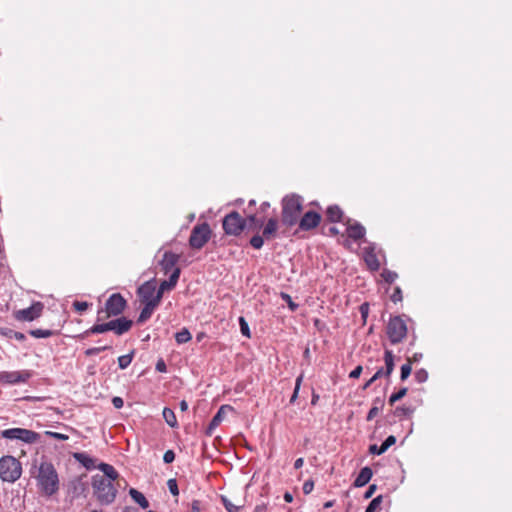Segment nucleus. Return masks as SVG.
I'll return each instance as SVG.
<instances>
[{
  "label": "nucleus",
  "mask_w": 512,
  "mask_h": 512,
  "mask_svg": "<svg viewBox=\"0 0 512 512\" xmlns=\"http://www.w3.org/2000/svg\"><path fill=\"white\" fill-rule=\"evenodd\" d=\"M36 479L38 487L47 496H52L59 490L58 473L51 462H41Z\"/></svg>",
  "instance_id": "1"
},
{
  "label": "nucleus",
  "mask_w": 512,
  "mask_h": 512,
  "mask_svg": "<svg viewBox=\"0 0 512 512\" xmlns=\"http://www.w3.org/2000/svg\"><path fill=\"white\" fill-rule=\"evenodd\" d=\"M132 324V320H129L126 317H119L105 323L97 321L93 326L87 329L82 336L87 337L92 334H102L108 331H112L116 335L120 336L128 332L131 329Z\"/></svg>",
  "instance_id": "2"
},
{
  "label": "nucleus",
  "mask_w": 512,
  "mask_h": 512,
  "mask_svg": "<svg viewBox=\"0 0 512 512\" xmlns=\"http://www.w3.org/2000/svg\"><path fill=\"white\" fill-rule=\"evenodd\" d=\"M94 495L102 505L111 504L116 497L117 490L113 482L104 476L95 475L92 477Z\"/></svg>",
  "instance_id": "3"
},
{
  "label": "nucleus",
  "mask_w": 512,
  "mask_h": 512,
  "mask_svg": "<svg viewBox=\"0 0 512 512\" xmlns=\"http://www.w3.org/2000/svg\"><path fill=\"white\" fill-rule=\"evenodd\" d=\"M302 210V198L299 195H287L282 200V223L288 227L295 225Z\"/></svg>",
  "instance_id": "4"
},
{
  "label": "nucleus",
  "mask_w": 512,
  "mask_h": 512,
  "mask_svg": "<svg viewBox=\"0 0 512 512\" xmlns=\"http://www.w3.org/2000/svg\"><path fill=\"white\" fill-rule=\"evenodd\" d=\"M127 305L125 298L120 293L112 294L106 301L105 306L97 311V321L101 322L110 317H117L123 313Z\"/></svg>",
  "instance_id": "5"
},
{
  "label": "nucleus",
  "mask_w": 512,
  "mask_h": 512,
  "mask_svg": "<svg viewBox=\"0 0 512 512\" xmlns=\"http://www.w3.org/2000/svg\"><path fill=\"white\" fill-rule=\"evenodd\" d=\"M22 474V465L15 457L6 455L0 458V478L4 482L14 483Z\"/></svg>",
  "instance_id": "6"
},
{
  "label": "nucleus",
  "mask_w": 512,
  "mask_h": 512,
  "mask_svg": "<svg viewBox=\"0 0 512 512\" xmlns=\"http://www.w3.org/2000/svg\"><path fill=\"white\" fill-rule=\"evenodd\" d=\"M407 334V326L400 316L392 317L387 325V335L392 344L400 343Z\"/></svg>",
  "instance_id": "7"
},
{
  "label": "nucleus",
  "mask_w": 512,
  "mask_h": 512,
  "mask_svg": "<svg viewBox=\"0 0 512 512\" xmlns=\"http://www.w3.org/2000/svg\"><path fill=\"white\" fill-rule=\"evenodd\" d=\"M246 227V220L236 211L227 214L223 219V229L226 234L238 236Z\"/></svg>",
  "instance_id": "8"
},
{
  "label": "nucleus",
  "mask_w": 512,
  "mask_h": 512,
  "mask_svg": "<svg viewBox=\"0 0 512 512\" xmlns=\"http://www.w3.org/2000/svg\"><path fill=\"white\" fill-rule=\"evenodd\" d=\"M211 229L207 223L195 226L189 238V244L194 249H201L210 239Z\"/></svg>",
  "instance_id": "9"
},
{
  "label": "nucleus",
  "mask_w": 512,
  "mask_h": 512,
  "mask_svg": "<svg viewBox=\"0 0 512 512\" xmlns=\"http://www.w3.org/2000/svg\"><path fill=\"white\" fill-rule=\"evenodd\" d=\"M42 302H34L30 307L14 311L13 316L17 321L31 322L39 318L43 312Z\"/></svg>",
  "instance_id": "10"
},
{
  "label": "nucleus",
  "mask_w": 512,
  "mask_h": 512,
  "mask_svg": "<svg viewBox=\"0 0 512 512\" xmlns=\"http://www.w3.org/2000/svg\"><path fill=\"white\" fill-rule=\"evenodd\" d=\"M32 376L28 370L22 371H3L0 372V382L4 384L25 383Z\"/></svg>",
  "instance_id": "11"
},
{
  "label": "nucleus",
  "mask_w": 512,
  "mask_h": 512,
  "mask_svg": "<svg viewBox=\"0 0 512 512\" xmlns=\"http://www.w3.org/2000/svg\"><path fill=\"white\" fill-rule=\"evenodd\" d=\"M365 242L367 246L364 248V260L371 271H378L380 262L376 254L377 245L373 242Z\"/></svg>",
  "instance_id": "12"
},
{
  "label": "nucleus",
  "mask_w": 512,
  "mask_h": 512,
  "mask_svg": "<svg viewBox=\"0 0 512 512\" xmlns=\"http://www.w3.org/2000/svg\"><path fill=\"white\" fill-rule=\"evenodd\" d=\"M155 292H156L155 279L146 281L137 289V294L142 303H147V302H151L152 300H154Z\"/></svg>",
  "instance_id": "13"
},
{
  "label": "nucleus",
  "mask_w": 512,
  "mask_h": 512,
  "mask_svg": "<svg viewBox=\"0 0 512 512\" xmlns=\"http://www.w3.org/2000/svg\"><path fill=\"white\" fill-rule=\"evenodd\" d=\"M321 216L315 211H307L299 221V228L303 231L311 230L319 225Z\"/></svg>",
  "instance_id": "14"
},
{
  "label": "nucleus",
  "mask_w": 512,
  "mask_h": 512,
  "mask_svg": "<svg viewBox=\"0 0 512 512\" xmlns=\"http://www.w3.org/2000/svg\"><path fill=\"white\" fill-rule=\"evenodd\" d=\"M179 258L180 256L178 254H175L171 251H166L163 254V257L159 262V265L164 274H168L169 272L172 273L174 269L178 268L176 265L179 261Z\"/></svg>",
  "instance_id": "15"
},
{
  "label": "nucleus",
  "mask_w": 512,
  "mask_h": 512,
  "mask_svg": "<svg viewBox=\"0 0 512 512\" xmlns=\"http://www.w3.org/2000/svg\"><path fill=\"white\" fill-rule=\"evenodd\" d=\"M232 410H233V408L230 405H222L219 408V410L217 411V413L211 419V421L207 427L206 434L209 436L212 435L214 429L216 427H218L220 425V423L222 422L225 412L232 411Z\"/></svg>",
  "instance_id": "16"
},
{
  "label": "nucleus",
  "mask_w": 512,
  "mask_h": 512,
  "mask_svg": "<svg viewBox=\"0 0 512 512\" xmlns=\"http://www.w3.org/2000/svg\"><path fill=\"white\" fill-rule=\"evenodd\" d=\"M396 443V437L393 435L388 436L381 446L372 444L369 446V453L373 455H381L385 453L392 445Z\"/></svg>",
  "instance_id": "17"
},
{
  "label": "nucleus",
  "mask_w": 512,
  "mask_h": 512,
  "mask_svg": "<svg viewBox=\"0 0 512 512\" xmlns=\"http://www.w3.org/2000/svg\"><path fill=\"white\" fill-rule=\"evenodd\" d=\"M346 232H347L349 238L357 241V240L364 238L366 230L363 225H361L358 222H355L354 224L347 226Z\"/></svg>",
  "instance_id": "18"
},
{
  "label": "nucleus",
  "mask_w": 512,
  "mask_h": 512,
  "mask_svg": "<svg viewBox=\"0 0 512 512\" xmlns=\"http://www.w3.org/2000/svg\"><path fill=\"white\" fill-rule=\"evenodd\" d=\"M373 475L372 469L368 466L363 467L359 474L357 475L356 479L354 480V486L355 487H363L365 486L371 479Z\"/></svg>",
  "instance_id": "19"
},
{
  "label": "nucleus",
  "mask_w": 512,
  "mask_h": 512,
  "mask_svg": "<svg viewBox=\"0 0 512 512\" xmlns=\"http://www.w3.org/2000/svg\"><path fill=\"white\" fill-rule=\"evenodd\" d=\"M180 274H181L180 268L174 269V271L171 273L169 279L163 280L160 283L161 290L167 291V290L173 289L179 280Z\"/></svg>",
  "instance_id": "20"
},
{
  "label": "nucleus",
  "mask_w": 512,
  "mask_h": 512,
  "mask_svg": "<svg viewBox=\"0 0 512 512\" xmlns=\"http://www.w3.org/2000/svg\"><path fill=\"white\" fill-rule=\"evenodd\" d=\"M384 362H385V368H383V376L390 377V375L392 374L394 367H395L394 354L391 350H385Z\"/></svg>",
  "instance_id": "21"
},
{
  "label": "nucleus",
  "mask_w": 512,
  "mask_h": 512,
  "mask_svg": "<svg viewBox=\"0 0 512 512\" xmlns=\"http://www.w3.org/2000/svg\"><path fill=\"white\" fill-rule=\"evenodd\" d=\"M326 217L332 223L341 222L343 218V211L338 205H331L326 210Z\"/></svg>",
  "instance_id": "22"
},
{
  "label": "nucleus",
  "mask_w": 512,
  "mask_h": 512,
  "mask_svg": "<svg viewBox=\"0 0 512 512\" xmlns=\"http://www.w3.org/2000/svg\"><path fill=\"white\" fill-rule=\"evenodd\" d=\"M157 306H158V304H156L153 301L144 303V307L142 308V310H141V312L139 314L137 322L140 323V324L146 322L151 317L154 309Z\"/></svg>",
  "instance_id": "23"
},
{
  "label": "nucleus",
  "mask_w": 512,
  "mask_h": 512,
  "mask_svg": "<svg viewBox=\"0 0 512 512\" xmlns=\"http://www.w3.org/2000/svg\"><path fill=\"white\" fill-rule=\"evenodd\" d=\"M74 458L88 470L95 467V460L86 453H74Z\"/></svg>",
  "instance_id": "24"
},
{
  "label": "nucleus",
  "mask_w": 512,
  "mask_h": 512,
  "mask_svg": "<svg viewBox=\"0 0 512 512\" xmlns=\"http://www.w3.org/2000/svg\"><path fill=\"white\" fill-rule=\"evenodd\" d=\"M39 439H40L39 433L29 430V429H25V428L21 429L20 441L27 443V444H33V443H36Z\"/></svg>",
  "instance_id": "25"
},
{
  "label": "nucleus",
  "mask_w": 512,
  "mask_h": 512,
  "mask_svg": "<svg viewBox=\"0 0 512 512\" xmlns=\"http://www.w3.org/2000/svg\"><path fill=\"white\" fill-rule=\"evenodd\" d=\"M129 495L141 508L146 509L149 507L148 500L140 491L136 490L135 488H131L129 490Z\"/></svg>",
  "instance_id": "26"
},
{
  "label": "nucleus",
  "mask_w": 512,
  "mask_h": 512,
  "mask_svg": "<svg viewBox=\"0 0 512 512\" xmlns=\"http://www.w3.org/2000/svg\"><path fill=\"white\" fill-rule=\"evenodd\" d=\"M99 469L103 472L102 476H104L105 478L109 479L112 482L118 478V472L110 464L101 463L99 465Z\"/></svg>",
  "instance_id": "27"
},
{
  "label": "nucleus",
  "mask_w": 512,
  "mask_h": 512,
  "mask_svg": "<svg viewBox=\"0 0 512 512\" xmlns=\"http://www.w3.org/2000/svg\"><path fill=\"white\" fill-rule=\"evenodd\" d=\"M278 229V220L276 218L268 219L264 229H263V237L269 239L272 237Z\"/></svg>",
  "instance_id": "28"
},
{
  "label": "nucleus",
  "mask_w": 512,
  "mask_h": 512,
  "mask_svg": "<svg viewBox=\"0 0 512 512\" xmlns=\"http://www.w3.org/2000/svg\"><path fill=\"white\" fill-rule=\"evenodd\" d=\"M0 335L6 338H15L20 342L26 339V336L22 332H17L7 327H0Z\"/></svg>",
  "instance_id": "29"
},
{
  "label": "nucleus",
  "mask_w": 512,
  "mask_h": 512,
  "mask_svg": "<svg viewBox=\"0 0 512 512\" xmlns=\"http://www.w3.org/2000/svg\"><path fill=\"white\" fill-rule=\"evenodd\" d=\"M165 422L172 428L177 427L178 422L172 409L165 407L162 412Z\"/></svg>",
  "instance_id": "30"
},
{
  "label": "nucleus",
  "mask_w": 512,
  "mask_h": 512,
  "mask_svg": "<svg viewBox=\"0 0 512 512\" xmlns=\"http://www.w3.org/2000/svg\"><path fill=\"white\" fill-rule=\"evenodd\" d=\"M22 428H9L1 431V437L9 440H20Z\"/></svg>",
  "instance_id": "31"
},
{
  "label": "nucleus",
  "mask_w": 512,
  "mask_h": 512,
  "mask_svg": "<svg viewBox=\"0 0 512 512\" xmlns=\"http://www.w3.org/2000/svg\"><path fill=\"white\" fill-rule=\"evenodd\" d=\"M220 500L227 512H240L243 508V505L233 504L231 500L225 495H221Z\"/></svg>",
  "instance_id": "32"
},
{
  "label": "nucleus",
  "mask_w": 512,
  "mask_h": 512,
  "mask_svg": "<svg viewBox=\"0 0 512 512\" xmlns=\"http://www.w3.org/2000/svg\"><path fill=\"white\" fill-rule=\"evenodd\" d=\"M192 336L187 328H182L175 334V340L178 344H184L191 340Z\"/></svg>",
  "instance_id": "33"
},
{
  "label": "nucleus",
  "mask_w": 512,
  "mask_h": 512,
  "mask_svg": "<svg viewBox=\"0 0 512 512\" xmlns=\"http://www.w3.org/2000/svg\"><path fill=\"white\" fill-rule=\"evenodd\" d=\"M245 220H246V226L248 225L249 227L255 228V229L262 227L263 223H264L263 219H258L256 217V215H254V214L249 215L247 217V219H245Z\"/></svg>",
  "instance_id": "34"
},
{
  "label": "nucleus",
  "mask_w": 512,
  "mask_h": 512,
  "mask_svg": "<svg viewBox=\"0 0 512 512\" xmlns=\"http://www.w3.org/2000/svg\"><path fill=\"white\" fill-rule=\"evenodd\" d=\"M382 500V495H378L377 497L373 498L366 507L365 512H377V509L380 507Z\"/></svg>",
  "instance_id": "35"
},
{
  "label": "nucleus",
  "mask_w": 512,
  "mask_h": 512,
  "mask_svg": "<svg viewBox=\"0 0 512 512\" xmlns=\"http://www.w3.org/2000/svg\"><path fill=\"white\" fill-rule=\"evenodd\" d=\"M29 334L35 338H48L53 335V332L49 329H33Z\"/></svg>",
  "instance_id": "36"
},
{
  "label": "nucleus",
  "mask_w": 512,
  "mask_h": 512,
  "mask_svg": "<svg viewBox=\"0 0 512 512\" xmlns=\"http://www.w3.org/2000/svg\"><path fill=\"white\" fill-rule=\"evenodd\" d=\"M133 352L118 357V365L120 369H126L132 362Z\"/></svg>",
  "instance_id": "37"
},
{
  "label": "nucleus",
  "mask_w": 512,
  "mask_h": 512,
  "mask_svg": "<svg viewBox=\"0 0 512 512\" xmlns=\"http://www.w3.org/2000/svg\"><path fill=\"white\" fill-rule=\"evenodd\" d=\"M408 389L406 387L401 388L399 391L392 393L389 397V404L394 405L397 401L402 399L407 394Z\"/></svg>",
  "instance_id": "38"
},
{
  "label": "nucleus",
  "mask_w": 512,
  "mask_h": 512,
  "mask_svg": "<svg viewBox=\"0 0 512 512\" xmlns=\"http://www.w3.org/2000/svg\"><path fill=\"white\" fill-rule=\"evenodd\" d=\"M381 276L384 281L389 284L393 283L398 278V274L396 272L388 269H384L381 273Z\"/></svg>",
  "instance_id": "39"
},
{
  "label": "nucleus",
  "mask_w": 512,
  "mask_h": 512,
  "mask_svg": "<svg viewBox=\"0 0 512 512\" xmlns=\"http://www.w3.org/2000/svg\"><path fill=\"white\" fill-rule=\"evenodd\" d=\"M238 321H239L241 334L247 338H250L251 337L250 328H249V325H248L247 321L245 320V318L241 316V317H239Z\"/></svg>",
  "instance_id": "40"
},
{
  "label": "nucleus",
  "mask_w": 512,
  "mask_h": 512,
  "mask_svg": "<svg viewBox=\"0 0 512 512\" xmlns=\"http://www.w3.org/2000/svg\"><path fill=\"white\" fill-rule=\"evenodd\" d=\"M383 376V367L379 368L375 374L362 386L363 390L368 389L376 380Z\"/></svg>",
  "instance_id": "41"
},
{
  "label": "nucleus",
  "mask_w": 512,
  "mask_h": 512,
  "mask_svg": "<svg viewBox=\"0 0 512 512\" xmlns=\"http://www.w3.org/2000/svg\"><path fill=\"white\" fill-rule=\"evenodd\" d=\"M110 348H111L110 345L88 348L87 350H85V355L88 357L94 356V355H97V354L101 353L102 351L108 350Z\"/></svg>",
  "instance_id": "42"
},
{
  "label": "nucleus",
  "mask_w": 512,
  "mask_h": 512,
  "mask_svg": "<svg viewBox=\"0 0 512 512\" xmlns=\"http://www.w3.org/2000/svg\"><path fill=\"white\" fill-rule=\"evenodd\" d=\"M264 237L263 236H260L259 234H256L254 235L251 239H250V244L253 248L255 249H261L263 244H264Z\"/></svg>",
  "instance_id": "43"
},
{
  "label": "nucleus",
  "mask_w": 512,
  "mask_h": 512,
  "mask_svg": "<svg viewBox=\"0 0 512 512\" xmlns=\"http://www.w3.org/2000/svg\"><path fill=\"white\" fill-rule=\"evenodd\" d=\"M411 370V363L403 364L400 369V379L405 381L410 376Z\"/></svg>",
  "instance_id": "44"
},
{
  "label": "nucleus",
  "mask_w": 512,
  "mask_h": 512,
  "mask_svg": "<svg viewBox=\"0 0 512 512\" xmlns=\"http://www.w3.org/2000/svg\"><path fill=\"white\" fill-rule=\"evenodd\" d=\"M414 377L418 383H424L428 379V372L421 368L415 372Z\"/></svg>",
  "instance_id": "45"
},
{
  "label": "nucleus",
  "mask_w": 512,
  "mask_h": 512,
  "mask_svg": "<svg viewBox=\"0 0 512 512\" xmlns=\"http://www.w3.org/2000/svg\"><path fill=\"white\" fill-rule=\"evenodd\" d=\"M413 412H414V409L410 406L397 407L394 411L395 415H397V416H399V415L410 416L411 414H413Z\"/></svg>",
  "instance_id": "46"
},
{
  "label": "nucleus",
  "mask_w": 512,
  "mask_h": 512,
  "mask_svg": "<svg viewBox=\"0 0 512 512\" xmlns=\"http://www.w3.org/2000/svg\"><path fill=\"white\" fill-rule=\"evenodd\" d=\"M281 298L287 303V305H288V307L290 308L291 311H296L297 310L298 304L293 302V300H292L290 295H288L287 293H281Z\"/></svg>",
  "instance_id": "47"
},
{
  "label": "nucleus",
  "mask_w": 512,
  "mask_h": 512,
  "mask_svg": "<svg viewBox=\"0 0 512 512\" xmlns=\"http://www.w3.org/2000/svg\"><path fill=\"white\" fill-rule=\"evenodd\" d=\"M167 487L170 491V493L174 496H177L179 495V489H178V485H177V481L176 479H169L167 481Z\"/></svg>",
  "instance_id": "48"
},
{
  "label": "nucleus",
  "mask_w": 512,
  "mask_h": 512,
  "mask_svg": "<svg viewBox=\"0 0 512 512\" xmlns=\"http://www.w3.org/2000/svg\"><path fill=\"white\" fill-rule=\"evenodd\" d=\"M302 379H303V375L298 376L297 379H296L295 388H294L293 394H292L291 399H290L291 403H293L296 400L297 396H298Z\"/></svg>",
  "instance_id": "49"
},
{
  "label": "nucleus",
  "mask_w": 512,
  "mask_h": 512,
  "mask_svg": "<svg viewBox=\"0 0 512 512\" xmlns=\"http://www.w3.org/2000/svg\"><path fill=\"white\" fill-rule=\"evenodd\" d=\"M45 434L51 438H54V439H57V440H61V441H64V440H67L68 439V435H65V434H62V433H59V432H53V431H46Z\"/></svg>",
  "instance_id": "50"
},
{
  "label": "nucleus",
  "mask_w": 512,
  "mask_h": 512,
  "mask_svg": "<svg viewBox=\"0 0 512 512\" xmlns=\"http://www.w3.org/2000/svg\"><path fill=\"white\" fill-rule=\"evenodd\" d=\"M175 460V453L173 450H167L165 453H164V456H163V461L164 463L166 464H170L172 463L173 461Z\"/></svg>",
  "instance_id": "51"
},
{
  "label": "nucleus",
  "mask_w": 512,
  "mask_h": 512,
  "mask_svg": "<svg viewBox=\"0 0 512 512\" xmlns=\"http://www.w3.org/2000/svg\"><path fill=\"white\" fill-rule=\"evenodd\" d=\"M88 306L89 304L87 302L75 301L73 303L74 309L80 313L84 312L88 308Z\"/></svg>",
  "instance_id": "52"
},
{
  "label": "nucleus",
  "mask_w": 512,
  "mask_h": 512,
  "mask_svg": "<svg viewBox=\"0 0 512 512\" xmlns=\"http://www.w3.org/2000/svg\"><path fill=\"white\" fill-rule=\"evenodd\" d=\"M314 482L312 480H307L304 482L302 490L304 494H310L313 491Z\"/></svg>",
  "instance_id": "53"
},
{
  "label": "nucleus",
  "mask_w": 512,
  "mask_h": 512,
  "mask_svg": "<svg viewBox=\"0 0 512 512\" xmlns=\"http://www.w3.org/2000/svg\"><path fill=\"white\" fill-rule=\"evenodd\" d=\"M391 300L394 303H397L402 300V290L400 287H396L393 294L391 295Z\"/></svg>",
  "instance_id": "54"
},
{
  "label": "nucleus",
  "mask_w": 512,
  "mask_h": 512,
  "mask_svg": "<svg viewBox=\"0 0 512 512\" xmlns=\"http://www.w3.org/2000/svg\"><path fill=\"white\" fill-rule=\"evenodd\" d=\"M360 313L364 321H366L369 314V304L367 302L360 305Z\"/></svg>",
  "instance_id": "55"
},
{
  "label": "nucleus",
  "mask_w": 512,
  "mask_h": 512,
  "mask_svg": "<svg viewBox=\"0 0 512 512\" xmlns=\"http://www.w3.org/2000/svg\"><path fill=\"white\" fill-rule=\"evenodd\" d=\"M380 410L381 409H379L378 407L372 406L371 409L369 410L367 416H366V420L367 421H372L377 416V414L379 413Z\"/></svg>",
  "instance_id": "56"
},
{
  "label": "nucleus",
  "mask_w": 512,
  "mask_h": 512,
  "mask_svg": "<svg viewBox=\"0 0 512 512\" xmlns=\"http://www.w3.org/2000/svg\"><path fill=\"white\" fill-rule=\"evenodd\" d=\"M363 371V367L361 365L356 366L349 374L350 378L357 379L360 377Z\"/></svg>",
  "instance_id": "57"
},
{
  "label": "nucleus",
  "mask_w": 512,
  "mask_h": 512,
  "mask_svg": "<svg viewBox=\"0 0 512 512\" xmlns=\"http://www.w3.org/2000/svg\"><path fill=\"white\" fill-rule=\"evenodd\" d=\"M112 404L116 409H121L124 405V401L121 397H113L112 398Z\"/></svg>",
  "instance_id": "58"
},
{
  "label": "nucleus",
  "mask_w": 512,
  "mask_h": 512,
  "mask_svg": "<svg viewBox=\"0 0 512 512\" xmlns=\"http://www.w3.org/2000/svg\"><path fill=\"white\" fill-rule=\"evenodd\" d=\"M376 489H377V486L375 484L370 485L364 494V498L365 499L371 498L372 495L374 494V492L376 491Z\"/></svg>",
  "instance_id": "59"
},
{
  "label": "nucleus",
  "mask_w": 512,
  "mask_h": 512,
  "mask_svg": "<svg viewBox=\"0 0 512 512\" xmlns=\"http://www.w3.org/2000/svg\"><path fill=\"white\" fill-rule=\"evenodd\" d=\"M164 292H165V290H161V286H159V289L155 292L154 300H152V301L159 305Z\"/></svg>",
  "instance_id": "60"
},
{
  "label": "nucleus",
  "mask_w": 512,
  "mask_h": 512,
  "mask_svg": "<svg viewBox=\"0 0 512 512\" xmlns=\"http://www.w3.org/2000/svg\"><path fill=\"white\" fill-rule=\"evenodd\" d=\"M384 398L382 397H376L374 400H373V406L374 407H378L379 409H382L383 406H384Z\"/></svg>",
  "instance_id": "61"
},
{
  "label": "nucleus",
  "mask_w": 512,
  "mask_h": 512,
  "mask_svg": "<svg viewBox=\"0 0 512 512\" xmlns=\"http://www.w3.org/2000/svg\"><path fill=\"white\" fill-rule=\"evenodd\" d=\"M191 512H201L200 501L193 500L191 503Z\"/></svg>",
  "instance_id": "62"
},
{
  "label": "nucleus",
  "mask_w": 512,
  "mask_h": 512,
  "mask_svg": "<svg viewBox=\"0 0 512 512\" xmlns=\"http://www.w3.org/2000/svg\"><path fill=\"white\" fill-rule=\"evenodd\" d=\"M156 370L158 372H166L167 370V367H166V364L163 360H159L157 363H156Z\"/></svg>",
  "instance_id": "63"
},
{
  "label": "nucleus",
  "mask_w": 512,
  "mask_h": 512,
  "mask_svg": "<svg viewBox=\"0 0 512 512\" xmlns=\"http://www.w3.org/2000/svg\"><path fill=\"white\" fill-rule=\"evenodd\" d=\"M303 464H304L303 458H298L294 462V468L295 469H300L303 466Z\"/></svg>",
  "instance_id": "64"
}]
</instances>
